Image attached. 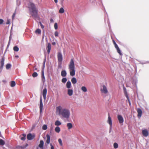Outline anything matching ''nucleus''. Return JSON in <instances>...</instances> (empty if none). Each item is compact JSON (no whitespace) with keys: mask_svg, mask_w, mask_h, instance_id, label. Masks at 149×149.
I'll return each mask as SVG.
<instances>
[{"mask_svg":"<svg viewBox=\"0 0 149 149\" xmlns=\"http://www.w3.org/2000/svg\"><path fill=\"white\" fill-rule=\"evenodd\" d=\"M56 112L58 113L59 115L67 119L69 118L70 111L69 109L58 106L56 107Z\"/></svg>","mask_w":149,"mask_h":149,"instance_id":"obj_1","label":"nucleus"},{"mask_svg":"<svg viewBox=\"0 0 149 149\" xmlns=\"http://www.w3.org/2000/svg\"><path fill=\"white\" fill-rule=\"evenodd\" d=\"M29 8L30 12H31L32 16L34 19L38 17V10L35 5L33 3L30 2L29 4Z\"/></svg>","mask_w":149,"mask_h":149,"instance_id":"obj_2","label":"nucleus"},{"mask_svg":"<svg viewBox=\"0 0 149 149\" xmlns=\"http://www.w3.org/2000/svg\"><path fill=\"white\" fill-rule=\"evenodd\" d=\"M68 69L70 76H73L75 75V65L73 59H71L68 65Z\"/></svg>","mask_w":149,"mask_h":149,"instance_id":"obj_3","label":"nucleus"},{"mask_svg":"<svg viewBox=\"0 0 149 149\" xmlns=\"http://www.w3.org/2000/svg\"><path fill=\"white\" fill-rule=\"evenodd\" d=\"M100 91L102 93L104 94H107L108 92L107 88L105 85H103L101 88Z\"/></svg>","mask_w":149,"mask_h":149,"instance_id":"obj_4","label":"nucleus"},{"mask_svg":"<svg viewBox=\"0 0 149 149\" xmlns=\"http://www.w3.org/2000/svg\"><path fill=\"white\" fill-rule=\"evenodd\" d=\"M117 118L120 124H123L124 122V119L123 117L121 115H118Z\"/></svg>","mask_w":149,"mask_h":149,"instance_id":"obj_5","label":"nucleus"},{"mask_svg":"<svg viewBox=\"0 0 149 149\" xmlns=\"http://www.w3.org/2000/svg\"><path fill=\"white\" fill-rule=\"evenodd\" d=\"M35 137V134H32L31 133L28 134L27 136V139L29 140L33 139Z\"/></svg>","mask_w":149,"mask_h":149,"instance_id":"obj_6","label":"nucleus"},{"mask_svg":"<svg viewBox=\"0 0 149 149\" xmlns=\"http://www.w3.org/2000/svg\"><path fill=\"white\" fill-rule=\"evenodd\" d=\"M57 58L58 62H62L63 60V57L61 53L59 52L57 55Z\"/></svg>","mask_w":149,"mask_h":149,"instance_id":"obj_7","label":"nucleus"},{"mask_svg":"<svg viewBox=\"0 0 149 149\" xmlns=\"http://www.w3.org/2000/svg\"><path fill=\"white\" fill-rule=\"evenodd\" d=\"M44 146V142L42 140H40V142L38 147L36 149H43Z\"/></svg>","mask_w":149,"mask_h":149,"instance_id":"obj_8","label":"nucleus"},{"mask_svg":"<svg viewBox=\"0 0 149 149\" xmlns=\"http://www.w3.org/2000/svg\"><path fill=\"white\" fill-rule=\"evenodd\" d=\"M45 67V63H44V65H43V68L42 69V73H41V77L42 79V82L44 83L45 82V78L44 76V69Z\"/></svg>","mask_w":149,"mask_h":149,"instance_id":"obj_9","label":"nucleus"},{"mask_svg":"<svg viewBox=\"0 0 149 149\" xmlns=\"http://www.w3.org/2000/svg\"><path fill=\"white\" fill-rule=\"evenodd\" d=\"M142 133L143 136L147 137L148 135V132L147 129L142 130Z\"/></svg>","mask_w":149,"mask_h":149,"instance_id":"obj_10","label":"nucleus"},{"mask_svg":"<svg viewBox=\"0 0 149 149\" xmlns=\"http://www.w3.org/2000/svg\"><path fill=\"white\" fill-rule=\"evenodd\" d=\"M47 93V89L46 88H44L42 92V95L44 100H45L46 99V96Z\"/></svg>","mask_w":149,"mask_h":149,"instance_id":"obj_11","label":"nucleus"},{"mask_svg":"<svg viewBox=\"0 0 149 149\" xmlns=\"http://www.w3.org/2000/svg\"><path fill=\"white\" fill-rule=\"evenodd\" d=\"M137 111L138 113V116L139 118H140L142 116V111L140 108H137Z\"/></svg>","mask_w":149,"mask_h":149,"instance_id":"obj_12","label":"nucleus"},{"mask_svg":"<svg viewBox=\"0 0 149 149\" xmlns=\"http://www.w3.org/2000/svg\"><path fill=\"white\" fill-rule=\"evenodd\" d=\"M107 123L109 124L110 127H111L112 126V121L111 117L109 116V114L108 119L107 121Z\"/></svg>","mask_w":149,"mask_h":149,"instance_id":"obj_13","label":"nucleus"},{"mask_svg":"<svg viewBox=\"0 0 149 149\" xmlns=\"http://www.w3.org/2000/svg\"><path fill=\"white\" fill-rule=\"evenodd\" d=\"M43 107V104L42 103V96H41L40 97V112H41L42 111Z\"/></svg>","mask_w":149,"mask_h":149,"instance_id":"obj_14","label":"nucleus"},{"mask_svg":"<svg viewBox=\"0 0 149 149\" xmlns=\"http://www.w3.org/2000/svg\"><path fill=\"white\" fill-rule=\"evenodd\" d=\"M51 48V45L50 43H49L47 44V52L48 54H49L50 50Z\"/></svg>","mask_w":149,"mask_h":149,"instance_id":"obj_15","label":"nucleus"},{"mask_svg":"<svg viewBox=\"0 0 149 149\" xmlns=\"http://www.w3.org/2000/svg\"><path fill=\"white\" fill-rule=\"evenodd\" d=\"M4 59L3 58L0 61L1 66L0 67V69H2L3 68L4 64Z\"/></svg>","mask_w":149,"mask_h":149,"instance_id":"obj_16","label":"nucleus"},{"mask_svg":"<svg viewBox=\"0 0 149 149\" xmlns=\"http://www.w3.org/2000/svg\"><path fill=\"white\" fill-rule=\"evenodd\" d=\"M26 135L25 134H23L21 135L19 137L22 140L24 141L26 139Z\"/></svg>","mask_w":149,"mask_h":149,"instance_id":"obj_17","label":"nucleus"},{"mask_svg":"<svg viewBox=\"0 0 149 149\" xmlns=\"http://www.w3.org/2000/svg\"><path fill=\"white\" fill-rule=\"evenodd\" d=\"M46 143L48 144L50 143V136L48 134L46 135Z\"/></svg>","mask_w":149,"mask_h":149,"instance_id":"obj_18","label":"nucleus"},{"mask_svg":"<svg viewBox=\"0 0 149 149\" xmlns=\"http://www.w3.org/2000/svg\"><path fill=\"white\" fill-rule=\"evenodd\" d=\"M61 75L63 77H65L66 76L67 73L65 70H62L61 72Z\"/></svg>","mask_w":149,"mask_h":149,"instance_id":"obj_19","label":"nucleus"},{"mask_svg":"<svg viewBox=\"0 0 149 149\" xmlns=\"http://www.w3.org/2000/svg\"><path fill=\"white\" fill-rule=\"evenodd\" d=\"M73 91L72 89H68V94L70 96L72 95L73 94Z\"/></svg>","mask_w":149,"mask_h":149,"instance_id":"obj_20","label":"nucleus"},{"mask_svg":"<svg viewBox=\"0 0 149 149\" xmlns=\"http://www.w3.org/2000/svg\"><path fill=\"white\" fill-rule=\"evenodd\" d=\"M28 146V144L27 143H26L25 146H18L17 147L18 148L20 149H24L26 147Z\"/></svg>","mask_w":149,"mask_h":149,"instance_id":"obj_21","label":"nucleus"},{"mask_svg":"<svg viewBox=\"0 0 149 149\" xmlns=\"http://www.w3.org/2000/svg\"><path fill=\"white\" fill-rule=\"evenodd\" d=\"M71 81L73 84H75L77 82V81L76 78L75 77H73L71 79Z\"/></svg>","mask_w":149,"mask_h":149,"instance_id":"obj_22","label":"nucleus"},{"mask_svg":"<svg viewBox=\"0 0 149 149\" xmlns=\"http://www.w3.org/2000/svg\"><path fill=\"white\" fill-rule=\"evenodd\" d=\"M67 126L69 130L71 129L72 127V124L70 123H67Z\"/></svg>","mask_w":149,"mask_h":149,"instance_id":"obj_23","label":"nucleus"},{"mask_svg":"<svg viewBox=\"0 0 149 149\" xmlns=\"http://www.w3.org/2000/svg\"><path fill=\"white\" fill-rule=\"evenodd\" d=\"M66 87L68 88H70L71 87V83L70 81H68L66 84Z\"/></svg>","mask_w":149,"mask_h":149,"instance_id":"obj_24","label":"nucleus"},{"mask_svg":"<svg viewBox=\"0 0 149 149\" xmlns=\"http://www.w3.org/2000/svg\"><path fill=\"white\" fill-rule=\"evenodd\" d=\"M60 128L58 126L56 127L55 129V131L57 133H59L60 131Z\"/></svg>","mask_w":149,"mask_h":149,"instance_id":"obj_25","label":"nucleus"},{"mask_svg":"<svg viewBox=\"0 0 149 149\" xmlns=\"http://www.w3.org/2000/svg\"><path fill=\"white\" fill-rule=\"evenodd\" d=\"M61 124V123L59 120H56L55 123V125L56 126H59Z\"/></svg>","mask_w":149,"mask_h":149,"instance_id":"obj_26","label":"nucleus"},{"mask_svg":"<svg viewBox=\"0 0 149 149\" xmlns=\"http://www.w3.org/2000/svg\"><path fill=\"white\" fill-rule=\"evenodd\" d=\"M5 144V141L2 139H0V145H3Z\"/></svg>","mask_w":149,"mask_h":149,"instance_id":"obj_27","label":"nucleus"},{"mask_svg":"<svg viewBox=\"0 0 149 149\" xmlns=\"http://www.w3.org/2000/svg\"><path fill=\"white\" fill-rule=\"evenodd\" d=\"M81 89L84 92H86L87 91L86 88L84 86L81 87Z\"/></svg>","mask_w":149,"mask_h":149,"instance_id":"obj_28","label":"nucleus"},{"mask_svg":"<svg viewBox=\"0 0 149 149\" xmlns=\"http://www.w3.org/2000/svg\"><path fill=\"white\" fill-rule=\"evenodd\" d=\"M124 94L125 96L126 97V98H127V99H128L129 98V97L127 94V92L125 89V90H124Z\"/></svg>","mask_w":149,"mask_h":149,"instance_id":"obj_29","label":"nucleus"},{"mask_svg":"<svg viewBox=\"0 0 149 149\" xmlns=\"http://www.w3.org/2000/svg\"><path fill=\"white\" fill-rule=\"evenodd\" d=\"M116 48V49L117 50V52L121 56L122 55V53H121L120 50L119 48V47H118Z\"/></svg>","mask_w":149,"mask_h":149,"instance_id":"obj_30","label":"nucleus"},{"mask_svg":"<svg viewBox=\"0 0 149 149\" xmlns=\"http://www.w3.org/2000/svg\"><path fill=\"white\" fill-rule=\"evenodd\" d=\"M64 12V10L63 8H61L59 11V13H63Z\"/></svg>","mask_w":149,"mask_h":149,"instance_id":"obj_31","label":"nucleus"},{"mask_svg":"<svg viewBox=\"0 0 149 149\" xmlns=\"http://www.w3.org/2000/svg\"><path fill=\"white\" fill-rule=\"evenodd\" d=\"M15 85V83L14 81H12L10 84V86L12 87H14Z\"/></svg>","mask_w":149,"mask_h":149,"instance_id":"obj_32","label":"nucleus"},{"mask_svg":"<svg viewBox=\"0 0 149 149\" xmlns=\"http://www.w3.org/2000/svg\"><path fill=\"white\" fill-rule=\"evenodd\" d=\"M35 32L36 33L40 34L41 33V31L39 29H38L36 30Z\"/></svg>","mask_w":149,"mask_h":149,"instance_id":"obj_33","label":"nucleus"},{"mask_svg":"<svg viewBox=\"0 0 149 149\" xmlns=\"http://www.w3.org/2000/svg\"><path fill=\"white\" fill-rule=\"evenodd\" d=\"M13 50L15 51L18 52L19 51V49L17 46H15L13 47Z\"/></svg>","mask_w":149,"mask_h":149,"instance_id":"obj_34","label":"nucleus"},{"mask_svg":"<svg viewBox=\"0 0 149 149\" xmlns=\"http://www.w3.org/2000/svg\"><path fill=\"white\" fill-rule=\"evenodd\" d=\"M62 62H58V68L61 69L62 68Z\"/></svg>","mask_w":149,"mask_h":149,"instance_id":"obj_35","label":"nucleus"},{"mask_svg":"<svg viewBox=\"0 0 149 149\" xmlns=\"http://www.w3.org/2000/svg\"><path fill=\"white\" fill-rule=\"evenodd\" d=\"M67 81V79L66 78H63L61 80L62 82L63 83H65Z\"/></svg>","mask_w":149,"mask_h":149,"instance_id":"obj_36","label":"nucleus"},{"mask_svg":"<svg viewBox=\"0 0 149 149\" xmlns=\"http://www.w3.org/2000/svg\"><path fill=\"white\" fill-rule=\"evenodd\" d=\"M38 74L36 72H34L32 74V76L34 77H37L38 76Z\"/></svg>","mask_w":149,"mask_h":149,"instance_id":"obj_37","label":"nucleus"},{"mask_svg":"<svg viewBox=\"0 0 149 149\" xmlns=\"http://www.w3.org/2000/svg\"><path fill=\"white\" fill-rule=\"evenodd\" d=\"M11 65L10 64L8 63L6 65V69H9L11 67Z\"/></svg>","mask_w":149,"mask_h":149,"instance_id":"obj_38","label":"nucleus"},{"mask_svg":"<svg viewBox=\"0 0 149 149\" xmlns=\"http://www.w3.org/2000/svg\"><path fill=\"white\" fill-rule=\"evenodd\" d=\"M47 129V126L46 125H44L42 127V129L43 130H45Z\"/></svg>","mask_w":149,"mask_h":149,"instance_id":"obj_39","label":"nucleus"},{"mask_svg":"<svg viewBox=\"0 0 149 149\" xmlns=\"http://www.w3.org/2000/svg\"><path fill=\"white\" fill-rule=\"evenodd\" d=\"M113 147L115 148H117L118 147V144L116 143H114L113 144Z\"/></svg>","mask_w":149,"mask_h":149,"instance_id":"obj_40","label":"nucleus"},{"mask_svg":"<svg viewBox=\"0 0 149 149\" xmlns=\"http://www.w3.org/2000/svg\"><path fill=\"white\" fill-rule=\"evenodd\" d=\"M58 142H59V143L60 144V145L61 146H62L63 145V144H62V141L61 139H59L58 140Z\"/></svg>","mask_w":149,"mask_h":149,"instance_id":"obj_41","label":"nucleus"},{"mask_svg":"<svg viewBox=\"0 0 149 149\" xmlns=\"http://www.w3.org/2000/svg\"><path fill=\"white\" fill-rule=\"evenodd\" d=\"M113 44L114 45L115 48H116L117 47H118V45H117L115 41H114V40H113Z\"/></svg>","mask_w":149,"mask_h":149,"instance_id":"obj_42","label":"nucleus"},{"mask_svg":"<svg viewBox=\"0 0 149 149\" xmlns=\"http://www.w3.org/2000/svg\"><path fill=\"white\" fill-rule=\"evenodd\" d=\"M54 27L55 29H58V25L57 23H55L54 24Z\"/></svg>","mask_w":149,"mask_h":149,"instance_id":"obj_43","label":"nucleus"},{"mask_svg":"<svg viewBox=\"0 0 149 149\" xmlns=\"http://www.w3.org/2000/svg\"><path fill=\"white\" fill-rule=\"evenodd\" d=\"M54 35L56 37H57L58 36V33L57 31H56L55 32V33H54Z\"/></svg>","mask_w":149,"mask_h":149,"instance_id":"obj_44","label":"nucleus"},{"mask_svg":"<svg viewBox=\"0 0 149 149\" xmlns=\"http://www.w3.org/2000/svg\"><path fill=\"white\" fill-rule=\"evenodd\" d=\"M41 26V27L42 29H43L44 28V26L42 24L41 22H39Z\"/></svg>","mask_w":149,"mask_h":149,"instance_id":"obj_45","label":"nucleus"},{"mask_svg":"<svg viewBox=\"0 0 149 149\" xmlns=\"http://www.w3.org/2000/svg\"><path fill=\"white\" fill-rule=\"evenodd\" d=\"M3 22V20L2 19H0V24H2Z\"/></svg>","mask_w":149,"mask_h":149,"instance_id":"obj_46","label":"nucleus"},{"mask_svg":"<svg viewBox=\"0 0 149 149\" xmlns=\"http://www.w3.org/2000/svg\"><path fill=\"white\" fill-rule=\"evenodd\" d=\"M10 23V21L8 19L7 20V22H6V24H9Z\"/></svg>","mask_w":149,"mask_h":149,"instance_id":"obj_47","label":"nucleus"},{"mask_svg":"<svg viewBox=\"0 0 149 149\" xmlns=\"http://www.w3.org/2000/svg\"><path fill=\"white\" fill-rule=\"evenodd\" d=\"M50 146H51V149H54V147L52 145V144L51 143L50 144Z\"/></svg>","mask_w":149,"mask_h":149,"instance_id":"obj_48","label":"nucleus"},{"mask_svg":"<svg viewBox=\"0 0 149 149\" xmlns=\"http://www.w3.org/2000/svg\"><path fill=\"white\" fill-rule=\"evenodd\" d=\"M15 12L13 14V15H12V18H14L15 16Z\"/></svg>","mask_w":149,"mask_h":149,"instance_id":"obj_49","label":"nucleus"},{"mask_svg":"<svg viewBox=\"0 0 149 149\" xmlns=\"http://www.w3.org/2000/svg\"><path fill=\"white\" fill-rule=\"evenodd\" d=\"M50 22L51 23L53 22H54V20L52 18L51 19H50Z\"/></svg>","mask_w":149,"mask_h":149,"instance_id":"obj_50","label":"nucleus"},{"mask_svg":"<svg viewBox=\"0 0 149 149\" xmlns=\"http://www.w3.org/2000/svg\"><path fill=\"white\" fill-rule=\"evenodd\" d=\"M127 100H128V101L129 102V104L130 105L131 104V103H130V101L129 99V98L128 99H127Z\"/></svg>","mask_w":149,"mask_h":149,"instance_id":"obj_51","label":"nucleus"},{"mask_svg":"<svg viewBox=\"0 0 149 149\" xmlns=\"http://www.w3.org/2000/svg\"><path fill=\"white\" fill-rule=\"evenodd\" d=\"M55 2L56 3H57L58 2L57 0H54Z\"/></svg>","mask_w":149,"mask_h":149,"instance_id":"obj_52","label":"nucleus"},{"mask_svg":"<svg viewBox=\"0 0 149 149\" xmlns=\"http://www.w3.org/2000/svg\"><path fill=\"white\" fill-rule=\"evenodd\" d=\"M56 44V43L55 42H53L52 43V44L53 45H55Z\"/></svg>","mask_w":149,"mask_h":149,"instance_id":"obj_53","label":"nucleus"},{"mask_svg":"<svg viewBox=\"0 0 149 149\" xmlns=\"http://www.w3.org/2000/svg\"><path fill=\"white\" fill-rule=\"evenodd\" d=\"M15 57H16V58H18L19 57V56H17V55H16V56H15Z\"/></svg>","mask_w":149,"mask_h":149,"instance_id":"obj_54","label":"nucleus"},{"mask_svg":"<svg viewBox=\"0 0 149 149\" xmlns=\"http://www.w3.org/2000/svg\"><path fill=\"white\" fill-rule=\"evenodd\" d=\"M35 70H37V69L36 68Z\"/></svg>","mask_w":149,"mask_h":149,"instance_id":"obj_55","label":"nucleus"}]
</instances>
